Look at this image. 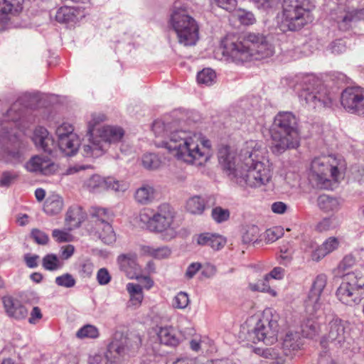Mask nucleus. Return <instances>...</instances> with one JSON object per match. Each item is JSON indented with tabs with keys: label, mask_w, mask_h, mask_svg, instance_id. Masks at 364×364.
I'll return each mask as SVG.
<instances>
[{
	"label": "nucleus",
	"mask_w": 364,
	"mask_h": 364,
	"mask_svg": "<svg viewBox=\"0 0 364 364\" xmlns=\"http://www.w3.org/2000/svg\"><path fill=\"white\" fill-rule=\"evenodd\" d=\"M152 131L157 137L167 138L161 146L186 163L201 166L210 157V141L200 133L178 130L176 122H154Z\"/></svg>",
	"instance_id": "1"
},
{
	"label": "nucleus",
	"mask_w": 364,
	"mask_h": 364,
	"mask_svg": "<svg viewBox=\"0 0 364 364\" xmlns=\"http://www.w3.org/2000/svg\"><path fill=\"white\" fill-rule=\"evenodd\" d=\"M249 148L242 149L235 161L228 146L218 151V161L230 180L240 186L259 187L267 184L272 177V164L268 159L257 160Z\"/></svg>",
	"instance_id": "2"
},
{
	"label": "nucleus",
	"mask_w": 364,
	"mask_h": 364,
	"mask_svg": "<svg viewBox=\"0 0 364 364\" xmlns=\"http://www.w3.org/2000/svg\"><path fill=\"white\" fill-rule=\"evenodd\" d=\"M26 109L21 100H17L4 115L0 122V161L16 165L24 160L23 149L26 144L14 130V127L24 131L18 122L23 120Z\"/></svg>",
	"instance_id": "3"
},
{
	"label": "nucleus",
	"mask_w": 364,
	"mask_h": 364,
	"mask_svg": "<svg viewBox=\"0 0 364 364\" xmlns=\"http://www.w3.org/2000/svg\"><path fill=\"white\" fill-rule=\"evenodd\" d=\"M221 50L227 60L236 63L260 60L274 54L273 46L267 38L255 33L247 34L242 41L226 38L221 43Z\"/></svg>",
	"instance_id": "4"
},
{
	"label": "nucleus",
	"mask_w": 364,
	"mask_h": 364,
	"mask_svg": "<svg viewBox=\"0 0 364 364\" xmlns=\"http://www.w3.org/2000/svg\"><path fill=\"white\" fill-rule=\"evenodd\" d=\"M271 135V150L276 155H280L287 149L297 148L300 137L295 115L290 112H279L274 117Z\"/></svg>",
	"instance_id": "5"
},
{
	"label": "nucleus",
	"mask_w": 364,
	"mask_h": 364,
	"mask_svg": "<svg viewBox=\"0 0 364 364\" xmlns=\"http://www.w3.org/2000/svg\"><path fill=\"white\" fill-rule=\"evenodd\" d=\"M314 6H310L306 0H284L279 28L284 32L296 31L313 22Z\"/></svg>",
	"instance_id": "6"
},
{
	"label": "nucleus",
	"mask_w": 364,
	"mask_h": 364,
	"mask_svg": "<svg viewBox=\"0 0 364 364\" xmlns=\"http://www.w3.org/2000/svg\"><path fill=\"white\" fill-rule=\"evenodd\" d=\"M174 217L173 209L169 205L164 203L159 206L156 213L151 217L146 213H141L140 220L146 223V227L150 231L159 232L164 240H170L177 234Z\"/></svg>",
	"instance_id": "7"
},
{
	"label": "nucleus",
	"mask_w": 364,
	"mask_h": 364,
	"mask_svg": "<svg viewBox=\"0 0 364 364\" xmlns=\"http://www.w3.org/2000/svg\"><path fill=\"white\" fill-rule=\"evenodd\" d=\"M170 24L181 44L189 46L196 43L198 40V25L186 9L175 7L171 15Z\"/></svg>",
	"instance_id": "8"
},
{
	"label": "nucleus",
	"mask_w": 364,
	"mask_h": 364,
	"mask_svg": "<svg viewBox=\"0 0 364 364\" xmlns=\"http://www.w3.org/2000/svg\"><path fill=\"white\" fill-rule=\"evenodd\" d=\"M341 160H338L331 155L321 156L313 159L311 164V177L316 181V185L319 188L328 189L331 182L330 177L333 181H337L339 176L338 167Z\"/></svg>",
	"instance_id": "9"
},
{
	"label": "nucleus",
	"mask_w": 364,
	"mask_h": 364,
	"mask_svg": "<svg viewBox=\"0 0 364 364\" xmlns=\"http://www.w3.org/2000/svg\"><path fill=\"white\" fill-rule=\"evenodd\" d=\"M299 96L309 109L328 107L332 102L327 88L321 80L313 76L306 78V85Z\"/></svg>",
	"instance_id": "10"
},
{
	"label": "nucleus",
	"mask_w": 364,
	"mask_h": 364,
	"mask_svg": "<svg viewBox=\"0 0 364 364\" xmlns=\"http://www.w3.org/2000/svg\"><path fill=\"white\" fill-rule=\"evenodd\" d=\"M279 317L278 314L274 309H265L252 331L254 338L267 345L276 342L279 331Z\"/></svg>",
	"instance_id": "11"
},
{
	"label": "nucleus",
	"mask_w": 364,
	"mask_h": 364,
	"mask_svg": "<svg viewBox=\"0 0 364 364\" xmlns=\"http://www.w3.org/2000/svg\"><path fill=\"white\" fill-rule=\"evenodd\" d=\"M93 232L105 244L111 245L116 241V235L109 223L112 214L107 210L98 208L92 214Z\"/></svg>",
	"instance_id": "12"
},
{
	"label": "nucleus",
	"mask_w": 364,
	"mask_h": 364,
	"mask_svg": "<svg viewBox=\"0 0 364 364\" xmlns=\"http://www.w3.org/2000/svg\"><path fill=\"white\" fill-rule=\"evenodd\" d=\"M341 102L350 114L364 117V89L360 87H346L341 93Z\"/></svg>",
	"instance_id": "13"
},
{
	"label": "nucleus",
	"mask_w": 364,
	"mask_h": 364,
	"mask_svg": "<svg viewBox=\"0 0 364 364\" xmlns=\"http://www.w3.org/2000/svg\"><path fill=\"white\" fill-rule=\"evenodd\" d=\"M327 276L318 274L314 279L307 299L305 301L306 311L310 314H316L323 305L321 296L327 284Z\"/></svg>",
	"instance_id": "14"
},
{
	"label": "nucleus",
	"mask_w": 364,
	"mask_h": 364,
	"mask_svg": "<svg viewBox=\"0 0 364 364\" xmlns=\"http://www.w3.org/2000/svg\"><path fill=\"white\" fill-rule=\"evenodd\" d=\"M83 187L91 192L104 189L125 191L128 186L123 181H117L112 177L104 178L100 175L94 174L84 181Z\"/></svg>",
	"instance_id": "15"
},
{
	"label": "nucleus",
	"mask_w": 364,
	"mask_h": 364,
	"mask_svg": "<svg viewBox=\"0 0 364 364\" xmlns=\"http://www.w3.org/2000/svg\"><path fill=\"white\" fill-rule=\"evenodd\" d=\"M331 17L336 21L341 31H348L353 23L364 18L363 10H349L341 4L331 13Z\"/></svg>",
	"instance_id": "16"
},
{
	"label": "nucleus",
	"mask_w": 364,
	"mask_h": 364,
	"mask_svg": "<svg viewBox=\"0 0 364 364\" xmlns=\"http://www.w3.org/2000/svg\"><path fill=\"white\" fill-rule=\"evenodd\" d=\"M348 323L339 318H333L328 324V333L326 339L335 345L344 343L349 335Z\"/></svg>",
	"instance_id": "17"
},
{
	"label": "nucleus",
	"mask_w": 364,
	"mask_h": 364,
	"mask_svg": "<svg viewBox=\"0 0 364 364\" xmlns=\"http://www.w3.org/2000/svg\"><path fill=\"white\" fill-rule=\"evenodd\" d=\"M25 168L30 172L50 176L58 171V166L48 158L35 156L25 164Z\"/></svg>",
	"instance_id": "18"
},
{
	"label": "nucleus",
	"mask_w": 364,
	"mask_h": 364,
	"mask_svg": "<svg viewBox=\"0 0 364 364\" xmlns=\"http://www.w3.org/2000/svg\"><path fill=\"white\" fill-rule=\"evenodd\" d=\"M98 134L95 135L107 151L111 144L119 143L124 135V129L118 126H104L98 130Z\"/></svg>",
	"instance_id": "19"
},
{
	"label": "nucleus",
	"mask_w": 364,
	"mask_h": 364,
	"mask_svg": "<svg viewBox=\"0 0 364 364\" xmlns=\"http://www.w3.org/2000/svg\"><path fill=\"white\" fill-rule=\"evenodd\" d=\"M117 262L120 269L124 272L129 279H139L141 268L136 262V255L134 253L120 255L117 257Z\"/></svg>",
	"instance_id": "20"
},
{
	"label": "nucleus",
	"mask_w": 364,
	"mask_h": 364,
	"mask_svg": "<svg viewBox=\"0 0 364 364\" xmlns=\"http://www.w3.org/2000/svg\"><path fill=\"white\" fill-rule=\"evenodd\" d=\"M2 303L7 316L10 318L23 320L27 317L28 311L19 300L6 296L2 298Z\"/></svg>",
	"instance_id": "21"
},
{
	"label": "nucleus",
	"mask_w": 364,
	"mask_h": 364,
	"mask_svg": "<svg viewBox=\"0 0 364 364\" xmlns=\"http://www.w3.org/2000/svg\"><path fill=\"white\" fill-rule=\"evenodd\" d=\"M129 340L127 338L121 337L120 339L114 338L108 346L106 355L112 363L119 362L129 353Z\"/></svg>",
	"instance_id": "22"
},
{
	"label": "nucleus",
	"mask_w": 364,
	"mask_h": 364,
	"mask_svg": "<svg viewBox=\"0 0 364 364\" xmlns=\"http://www.w3.org/2000/svg\"><path fill=\"white\" fill-rule=\"evenodd\" d=\"M337 298L343 304L349 306L360 301L359 291L343 279L336 291Z\"/></svg>",
	"instance_id": "23"
},
{
	"label": "nucleus",
	"mask_w": 364,
	"mask_h": 364,
	"mask_svg": "<svg viewBox=\"0 0 364 364\" xmlns=\"http://www.w3.org/2000/svg\"><path fill=\"white\" fill-rule=\"evenodd\" d=\"M33 141L38 149L49 154H52L56 147L52 136L47 129L42 127L35 129Z\"/></svg>",
	"instance_id": "24"
},
{
	"label": "nucleus",
	"mask_w": 364,
	"mask_h": 364,
	"mask_svg": "<svg viewBox=\"0 0 364 364\" xmlns=\"http://www.w3.org/2000/svg\"><path fill=\"white\" fill-rule=\"evenodd\" d=\"M342 200L340 198L327 194L318 197L317 204L319 209L325 213L335 215L342 207Z\"/></svg>",
	"instance_id": "25"
},
{
	"label": "nucleus",
	"mask_w": 364,
	"mask_h": 364,
	"mask_svg": "<svg viewBox=\"0 0 364 364\" xmlns=\"http://www.w3.org/2000/svg\"><path fill=\"white\" fill-rule=\"evenodd\" d=\"M157 336L160 343L172 347L178 346L181 338L179 331L172 326L161 327Z\"/></svg>",
	"instance_id": "26"
},
{
	"label": "nucleus",
	"mask_w": 364,
	"mask_h": 364,
	"mask_svg": "<svg viewBox=\"0 0 364 364\" xmlns=\"http://www.w3.org/2000/svg\"><path fill=\"white\" fill-rule=\"evenodd\" d=\"M196 242L199 245L208 246L214 250H219L224 247L226 240L218 234L204 232L197 236Z\"/></svg>",
	"instance_id": "27"
},
{
	"label": "nucleus",
	"mask_w": 364,
	"mask_h": 364,
	"mask_svg": "<svg viewBox=\"0 0 364 364\" xmlns=\"http://www.w3.org/2000/svg\"><path fill=\"white\" fill-rule=\"evenodd\" d=\"M80 146V139L76 134H71L58 139L59 149L68 156L75 155Z\"/></svg>",
	"instance_id": "28"
},
{
	"label": "nucleus",
	"mask_w": 364,
	"mask_h": 364,
	"mask_svg": "<svg viewBox=\"0 0 364 364\" xmlns=\"http://www.w3.org/2000/svg\"><path fill=\"white\" fill-rule=\"evenodd\" d=\"M105 151L101 141L94 134H90L89 143L82 146V154L85 157L97 158L102 156Z\"/></svg>",
	"instance_id": "29"
},
{
	"label": "nucleus",
	"mask_w": 364,
	"mask_h": 364,
	"mask_svg": "<svg viewBox=\"0 0 364 364\" xmlns=\"http://www.w3.org/2000/svg\"><path fill=\"white\" fill-rule=\"evenodd\" d=\"M156 194V190L152 186L143 184L136 190L134 199L141 205H147L154 200Z\"/></svg>",
	"instance_id": "30"
},
{
	"label": "nucleus",
	"mask_w": 364,
	"mask_h": 364,
	"mask_svg": "<svg viewBox=\"0 0 364 364\" xmlns=\"http://www.w3.org/2000/svg\"><path fill=\"white\" fill-rule=\"evenodd\" d=\"M80 12L75 7L65 6L59 8L55 13V18L60 23L75 22Z\"/></svg>",
	"instance_id": "31"
},
{
	"label": "nucleus",
	"mask_w": 364,
	"mask_h": 364,
	"mask_svg": "<svg viewBox=\"0 0 364 364\" xmlns=\"http://www.w3.org/2000/svg\"><path fill=\"white\" fill-rule=\"evenodd\" d=\"M23 0H0V14L4 16L18 14L23 9Z\"/></svg>",
	"instance_id": "32"
},
{
	"label": "nucleus",
	"mask_w": 364,
	"mask_h": 364,
	"mask_svg": "<svg viewBox=\"0 0 364 364\" xmlns=\"http://www.w3.org/2000/svg\"><path fill=\"white\" fill-rule=\"evenodd\" d=\"M85 215L82 208L79 206L70 207L66 213L65 222L70 226L69 229L72 230L80 226L83 221Z\"/></svg>",
	"instance_id": "33"
},
{
	"label": "nucleus",
	"mask_w": 364,
	"mask_h": 364,
	"mask_svg": "<svg viewBox=\"0 0 364 364\" xmlns=\"http://www.w3.org/2000/svg\"><path fill=\"white\" fill-rule=\"evenodd\" d=\"M141 252L144 255L158 259L167 258L171 254V249L167 246L156 247L151 245H144L141 247Z\"/></svg>",
	"instance_id": "34"
},
{
	"label": "nucleus",
	"mask_w": 364,
	"mask_h": 364,
	"mask_svg": "<svg viewBox=\"0 0 364 364\" xmlns=\"http://www.w3.org/2000/svg\"><path fill=\"white\" fill-rule=\"evenodd\" d=\"M63 208V198L58 195H52L49 196L43 206L45 213L48 215H57L61 212Z\"/></svg>",
	"instance_id": "35"
},
{
	"label": "nucleus",
	"mask_w": 364,
	"mask_h": 364,
	"mask_svg": "<svg viewBox=\"0 0 364 364\" xmlns=\"http://www.w3.org/2000/svg\"><path fill=\"white\" fill-rule=\"evenodd\" d=\"M205 208V200L200 196H193L186 201V209L191 214L200 215L203 213Z\"/></svg>",
	"instance_id": "36"
},
{
	"label": "nucleus",
	"mask_w": 364,
	"mask_h": 364,
	"mask_svg": "<svg viewBox=\"0 0 364 364\" xmlns=\"http://www.w3.org/2000/svg\"><path fill=\"white\" fill-rule=\"evenodd\" d=\"M344 280L355 288L358 291L364 288V272L356 269L344 274Z\"/></svg>",
	"instance_id": "37"
},
{
	"label": "nucleus",
	"mask_w": 364,
	"mask_h": 364,
	"mask_svg": "<svg viewBox=\"0 0 364 364\" xmlns=\"http://www.w3.org/2000/svg\"><path fill=\"white\" fill-rule=\"evenodd\" d=\"M216 74L210 68H205L197 75V81L200 85L210 86L215 82Z\"/></svg>",
	"instance_id": "38"
},
{
	"label": "nucleus",
	"mask_w": 364,
	"mask_h": 364,
	"mask_svg": "<svg viewBox=\"0 0 364 364\" xmlns=\"http://www.w3.org/2000/svg\"><path fill=\"white\" fill-rule=\"evenodd\" d=\"M42 265L46 270L55 271L60 269L63 264L60 261L57 255L48 254L43 258Z\"/></svg>",
	"instance_id": "39"
},
{
	"label": "nucleus",
	"mask_w": 364,
	"mask_h": 364,
	"mask_svg": "<svg viewBox=\"0 0 364 364\" xmlns=\"http://www.w3.org/2000/svg\"><path fill=\"white\" fill-rule=\"evenodd\" d=\"M100 336L98 328L91 324H87L81 327L76 333V337L80 339L97 338Z\"/></svg>",
	"instance_id": "40"
},
{
	"label": "nucleus",
	"mask_w": 364,
	"mask_h": 364,
	"mask_svg": "<svg viewBox=\"0 0 364 364\" xmlns=\"http://www.w3.org/2000/svg\"><path fill=\"white\" fill-rule=\"evenodd\" d=\"M338 226V218L336 215L323 218L316 225V230L319 232L328 231Z\"/></svg>",
	"instance_id": "41"
},
{
	"label": "nucleus",
	"mask_w": 364,
	"mask_h": 364,
	"mask_svg": "<svg viewBox=\"0 0 364 364\" xmlns=\"http://www.w3.org/2000/svg\"><path fill=\"white\" fill-rule=\"evenodd\" d=\"M259 228L256 225L247 226L242 235V241L245 244H250L257 241L259 235Z\"/></svg>",
	"instance_id": "42"
},
{
	"label": "nucleus",
	"mask_w": 364,
	"mask_h": 364,
	"mask_svg": "<svg viewBox=\"0 0 364 364\" xmlns=\"http://www.w3.org/2000/svg\"><path fill=\"white\" fill-rule=\"evenodd\" d=\"M299 335L292 332L287 333L283 341V348L284 350H296L299 348L298 342Z\"/></svg>",
	"instance_id": "43"
},
{
	"label": "nucleus",
	"mask_w": 364,
	"mask_h": 364,
	"mask_svg": "<svg viewBox=\"0 0 364 364\" xmlns=\"http://www.w3.org/2000/svg\"><path fill=\"white\" fill-rule=\"evenodd\" d=\"M19 174L17 171H6L0 176V186L9 187L14 183L18 178Z\"/></svg>",
	"instance_id": "44"
},
{
	"label": "nucleus",
	"mask_w": 364,
	"mask_h": 364,
	"mask_svg": "<svg viewBox=\"0 0 364 364\" xmlns=\"http://www.w3.org/2000/svg\"><path fill=\"white\" fill-rule=\"evenodd\" d=\"M142 164L147 169H156L161 165V161L154 154H146L142 157Z\"/></svg>",
	"instance_id": "45"
},
{
	"label": "nucleus",
	"mask_w": 364,
	"mask_h": 364,
	"mask_svg": "<svg viewBox=\"0 0 364 364\" xmlns=\"http://www.w3.org/2000/svg\"><path fill=\"white\" fill-rule=\"evenodd\" d=\"M190 303L188 294L183 291L178 293L173 299L172 306L175 309H184Z\"/></svg>",
	"instance_id": "46"
},
{
	"label": "nucleus",
	"mask_w": 364,
	"mask_h": 364,
	"mask_svg": "<svg viewBox=\"0 0 364 364\" xmlns=\"http://www.w3.org/2000/svg\"><path fill=\"white\" fill-rule=\"evenodd\" d=\"M213 219L218 223L227 221L230 218V211L228 209L217 206L213 208L211 212Z\"/></svg>",
	"instance_id": "47"
},
{
	"label": "nucleus",
	"mask_w": 364,
	"mask_h": 364,
	"mask_svg": "<svg viewBox=\"0 0 364 364\" xmlns=\"http://www.w3.org/2000/svg\"><path fill=\"white\" fill-rule=\"evenodd\" d=\"M293 251L289 245L280 247V255L277 259L279 263L283 265L289 264L292 260Z\"/></svg>",
	"instance_id": "48"
},
{
	"label": "nucleus",
	"mask_w": 364,
	"mask_h": 364,
	"mask_svg": "<svg viewBox=\"0 0 364 364\" xmlns=\"http://www.w3.org/2000/svg\"><path fill=\"white\" fill-rule=\"evenodd\" d=\"M106 119V116L102 113H93L90 116V119L87 121L88 133L93 134V132L96 127L103 122Z\"/></svg>",
	"instance_id": "49"
},
{
	"label": "nucleus",
	"mask_w": 364,
	"mask_h": 364,
	"mask_svg": "<svg viewBox=\"0 0 364 364\" xmlns=\"http://www.w3.org/2000/svg\"><path fill=\"white\" fill-rule=\"evenodd\" d=\"M55 282L58 286L65 288L73 287L76 284L75 278L69 273H65L61 276L57 277Z\"/></svg>",
	"instance_id": "50"
},
{
	"label": "nucleus",
	"mask_w": 364,
	"mask_h": 364,
	"mask_svg": "<svg viewBox=\"0 0 364 364\" xmlns=\"http://www.w3.org/2000/svg\"><path fill=\"white\" fill-rule=\"evenodd\" d=\"M235 16L240 22L245 26L252 25L255 22V18L252 12L245 10H238L235 12Z\"/></svg>",
	"instance_id": "51"
},
{
	"label": "nucleus",
	"mask_w": 364,
	"mask_h": 364,
	"mask_svg": "<svg viewBox=\"0 0 364 364\" xmlns=\"http://www.w3.org/2000/svg\"><path fill=\"white\" fill-rule=\"evenodd\" d=\"M284 235V230L281 227H274L268 229L265 232V240L268 243H272L277 240Z\"/></svg>",
	"instance_id": "52"
},
{
	"label": "nucleus",
	"mask_w": 364,
	"mask_h": 364,
	"mask_svg": "<svg viewBox=\"0 0 364 364\" xmlns=\"http://www.w3.org/2000/svg\"><path fill=\"white\" fill-rule=\"evenodd\" d=\"M320 330V325L318 322L313 319H308L304 327L303 331L306 333V337H313Z\"/></svg>",
	"instance_id": "53"
},
{
	"label": "nucleus",
	"mask_w": 364,
	"mask_h": 364,
	"mask_svg": "<svg viewBox=\"0 0 364 364\" xmlns=\"http://www.w3.org/2000/svg\"><path fill=\"white\" fill-rule=\"evenodd\" d=\"M31 237L37 244L42 245H46L49 240L48 235L46 233L36 228L31 230Z\"/></svg>",
	"instance_id": "54"
},
{
	"label": "nucleus",
	"mask_w": 364,
	"mask_h": 364,
	"mask_svg": "<svg viewBox=\"0 0 364 364\" xmlns=\"http://www.w3.org/2000/svg\"><path fill=\"white\" fill-rule=\"evenodd\" d=\"M255 6L260 10L268 11L277 6L280 0H252Z\"/></svg>",
	"instance_id": "55"
},
{
	"label": "nucleus",
	"mask_w": 364,
	"mask_h": 364,
	"mask_svg": "<svg viewBox=\"0 0 364 364\" xmlns=\"http://www.w3.org/2000/svg\"><path fill=\"white\" fill-rule=\"evenodd\" d=\"M96 279L99 284L104 286L110 282L112 277L108 269L102 267L97 271Z\"/></svg>",
	"instance_id": "56"
},
{
	"label": "nucleus",
	"mask_w": 364,
	"mask_h": 364,
	"mask_svg": "<svg viewBox=\"0 0 364 364\" xmlns=\"http://www.w3.org/2000/svg\"><path fill=\"white\" fill-rule=\"evenodd\" d=\"M339 244L340 242L338 238L330 237L323 242L322 245L327 255H328L336 250L338 247Z\"/></svg>",
	"instance_id": "57"
},
{
	"label": "nucleus",
	"mask_w": 364,
	"mask_h": 364,
	"mask_svg": "<svg viewBox=\"0 0 364 364\" xmlns=\"http://www.w3.org/2000/svg\"><path fill=\"white\" fill-rule=\"evenodd\" d=\"M74 129L72 124L68 123H63L56 129V134L58 136V139L65 137L71 134H75L73 132Z\"/></svg>",
	"instance_id": "58"
},
{
	"label": "nucleus",
	"mask_w": 364,
	"mask_h": 364,
	"mask_svg": "<svg viewBox=\"0 0 364 364\" xmlns=\"http://www.w3.org/2000/svg\"><path fill=\"white\" fill-rule=\"evenodd\" d=\"M355 263V257L352 255H346L338 266L339 272H344L350 269Z\"/></svg>",
	"instance_id": "59"
},
{
	"label": "nucleus",
	"mask_w": 364,
	"mask_h": 364,
	"mask_svg": "<svg viewBox=\"0 0 364 364\" xmlns=\"http://www.w3.org/2000/svg\"><path fill=\"white\" fill-rule=\"evenodd\" d=\"M328 50L333 54L338 55L346 50V46L342 41L337 40L328 46Z\"/></svg>",
	"instance_id": "60"
},
{
	"label": "nucleus",
	"mask_w": 364,
	"mask_h": 364,
	"mask_svg": "<svg viewBox=\"0 0 364 364\" xmlns=\"http://www.w3.org/2000/svg\"><path fill=\"white\" fill-rule=\"evenodd\" d=\"M94 269L93 264L90 261L84 262L81 266L80 269V273L81 277L83 278H89L92 274Z\"/></svg>",
	"instance_id": "61"
},
{
	"label": "nucleus",
	"mask_w": 364,
	"mask_h": 364,
	"mask_svg": "<svg viewBox=\"0 0 364 364\" xmlns=\"http://www.w3.org/2000/svg\"><path fill=\"white\" fill-rule=\"evenodd\" d=\"M314 250L311 254L312 260L318 262L327 255L323 245H318L315 247H312Z\"/></svg>",
	"instance_id": "62"
},
{
	"label": "nucleus",
	"mask_w": 364,
	"mask_h": 364,
	"mask_svg": "<svg viewBox=\"0 0 364 364\" xmlns=\"http://www.w3.org/2000/svg\"><path fill=\"white\" fill-rule=\"evenodd\" d=\"M52 236L58 242H68L70 240V235L68 232L58 229L53 230Z\"/></svg>",
	"instance_id": "63"
},
{
	"label": "nucleus",
	"mask_w": 364,
	"mask_h": 364,
	"mask_svg": "<svg viewBox=\"0 0 364 364\" xmlns=\"http://www.w3.org/2000/svg\"><path fill=\"white\" fill-rule=\"evenodd\" d=\"M89 364H113V363L105 354V355H95L90 357L89 359Z\"/></svg>",
	"instance_id": "64"
}]
</instances>
